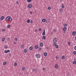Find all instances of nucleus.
Returning <instances> with one entry per match:
<instances>
[{
    "instance_id": "obj_1",
    "label": "nucleus",
    "mask_w": 76,
    "mask_h": 76,
    "mask_svg": "<svg viewBox=\"0 0 76 76\" xmlns=\"http://www.w3.org/2000/svg\"><path fill=\"white\" fill-rule=\"evenodd\" d=\"M6 21L8 20L9 22H11L12 21V18L10 17V16H8L6 17Z\"/></svg>"
},
{
    "instance_id": "obj_2",
    "label": "nucleus",
    "mask_w": 76,
    "mask_h": 76,
    "mask_svg": "<svg viewBox=\"0 0 76 76\" xmlns=\"http://www.w3.org/2000/svg\"><path fill=\"white\" fill-rule=\"evenodd\" d=\"M53 42H54L53 45H57V38H55L53 39Z\"/></svg>"
},
{
    "instance_id": "obj_3",
    "label": "nucleus",
    "mask_w": 76,
    "mask_h": 76,
    "mask_svg": "<svg viewBox=\"0 0 76 76\" xmlns=\"http://www.w3.org/2000/svg\"><path fill=\"white\" fill-rule=\"evenodd\" d=\"M35 56L37 58H39L41 57V55L38 54H36Z\"/></svg>"
},
{
    "instance_id": "obj_4",
    "label": "nucleus",
    "mask_w": 76,
    "mask_h": 76,
    "mask_svg": "<svg viewBox=\"0 0 76 76\" xmlns=\"http://www.w3.org/2000/svg\"><path fill=\"white\" fill-rule=\"evenodd\" d=\"M32 7V5L31 4H30L28 5V8H31Z\"/></svg>"
},
{
    "instance_id": "obj_5",
    "label": "nucleus",
    "mask_w": 76,
    "mask_h": 76,
    "mask_svg": "<svg viewBox=\"0 0 76 76\" xmlns=\"http://www.w3.org/2000/svg\"><path fill=\"white\" fill-rule=\"evenodd\" d=\"M4 53H10V50H5L4 51Z\"/></svg>"
},
{
    "instance_id": "obj_6",
    "label": "nucleus",
    "mask_w": 76,
    "mask_h": 76,
    "mask_svg": "<svg viewBox=\"0 0 76 76\" xmlns=\"http://www.w3.org/2000/svg\"><path fill=\"white\" fill-rule=\"evenodd\" d=\"M62 29L63 31H66V30H67V27H64L62 28Z\"/></svg>"
},
{
    "instance_id": "obj_7",
    "label": "nucleus",
    "mask_w": 76,
    "mask_h": 76,
    "mask_svg": "<svg viewBox=\"0 0 76 76\" xmlns=\"http://www.w3.org/2000/svg\"><path fill=\"white\" fill-rule=\"evenodd\" d=\"M24 52L25 53H27V52H28V49H24Z\"/></svg>"
},
{
    "instance_id": "obj_8",
    "label": "nucleus",
    "mask_w": 76,
    "mask_h": 76,
    "mask_svg": "<svg viewBox=\"0 0 76 76\" xmlns=\"http://www.w3.org/2000/svg\"><path fill=\"white\" fill-rule=\"evenodd\" d=\"M45 35V31L44 30L42 33V35Z\"/></svg>"
},
{
    "instance_id": "obj_9",
    "label": "nucleus",
    "mask_w": 76,
    "mask_h": 76,
    "mask_svg": "<svg viewBox=\"0 0 76 76\" xmlns=\"http://www.w3.org/2000/svg\"><path fill=\"white\" fill-rule=\"evenodd\" d=\"M46 21V20L45 18H43L42 20V22H45Z\"/></svg>"
},
{
    "instance_id": "obj_10",
    "label": "nucleus",
    "mask_w": 76,
    "mask_h": 76,
    "mask_svg": "<svg viewBox=\"0 0 76 76\" xmlns=\"http://www.w3.org/2000/svg\"><path fill=\"white\" fill-rule=\"evenodd\" d=\"M72 35H76V31H73L72 33Z\"/></svg>"
},
{
    "instance_id": "obj_11",
    "label": "nucleus",
    "mask_w": 76,
    "mask_h": 76,
    "mask_svg": "<svg viewBox=\"0 0 76 76\" xmlns=\"http://www.w3.org/2000/svg\"><path fill=\"white\" fill-rule=\"evenodd\" d=\"M33 49V47H32L31 46L29 48V50H32Z\"/></svg>"
},
{
    "instance_id": "obj_12",
    "label": "nucleus",
    "mask_w": 76,
    "mask_h": 76,
    "mask_svg": "<svg viewBox=\"0 0 76 76\" xmlns=\"http://www.w3.org/2000/svg\"><path fill=\"white\" fill-rule=\"evenodd\" d=\"M49 21H50V20H49L48 19L46 20V23H49Z\"/></svg>"
},
{
    "instance_id": "obj_13",
    "label": "nucleus",
    "mask_w": 76,
    "mask_h": 76,
    "mask_svg": "<svg viewBox=\"0 0 76 76\" xmlns=\"http://www.w3.org/2000/svg\"><path fill=\"white\" fill-rule=\"evenodd\" d=\"M59 11L60 12H61V13H62V12H63V10L61 9L59 10Z\"/></svg>"
},
{
    "instance_id": "obj_14",
    "label": "nucleus",
    "mask_w": 76,
    "mask_h": 76,
    "mask_svg": "<svg viewBox=\"0 0 76 76\" xmlns=\"http://www.w3.org/2000/svg\"><path fill=\"white\" fill-rule=\"evenodd\" d=\"M6 39L4 37H3L2 39V41L4 42L5 41Z\"/></svg>"
},
{
    "instance_id": "obj_15",
    "label": "nucleus",
    "mask_w": 76,
    "mask_h": 76,
    "mask_svg": "<svg viewBox=\"0 0 76 76\" xmlns=\"http://www.w3.org/2000/svg\"><path fill=\"white\" fill-rule=\"evenodd\" d=\"M4 18V16H2L1 18V20H3Z\"/></svg>"
},
{
    "instance_id": "obj_16",
    "label": "nucleus",
    "mask_w": 76,
    "mask_h": 76,
    "mask_svg": "<svg viewBox=\"0 0 76 76\" xmlns=\"http://www.w3.org/2000/svg\"><path fill=\"white\" fill-rule=\"evenodd\" d=\"M43 43H40V47H42L43 46Z\"/></svg>"
},
{
    "instance_id": "obj_17",
    "label": "nucleus",
    "mask_w": 76,
    "mask_h": 76,
    "mask_svg": "<svg viewBox=\"0 0 76 76\" xmlns=\"http://www.w3.org/2000/svg\"><path fill=\"white\" fill-rule=\"evenodd\" d=\"M42 38L43 39H45V38H46V37L45 36H44L42 37Z\"/></svg>"
},
{
    "instance_id": "obj_18",
    "label": "nucleus",
    "mask_w": 76,
    "mask_h": 76,
    "mask_svg": "<svg viewBox=\"0 0 76 76\" xmlns=\"http://www.w3.org/2000/svg\"><path fill=\"white\" fill-rule=\"evenodd\" d=\"M44 56H47V53L46 52L44 53Z\"/></svg>"
},
{
    "instance_id": "obj_19",
    "label": "nucleus",
    "mask_w": 76,
    "mask_h": 76,
    "mask_svg": "<svg viewBox=\"0 0 76 76\" xmlns=\"http://www.w3.org/2000/svg\"><path fill=\"white\" fill-rule=\"evenodd\" d=\"M35 48H36V49H38V45H35Z\"/></svg>"
},
{
    "instance_id": "obj_20",
    "label": "nucleus",
    "mask_w": 76,
    "mask_h": 76,
    "mask_svg": "<svg viewBox=\"0 0 76 76\" xmlns=\"http://www.w3.org/2000/svg\"><path fill=\"white\" fill-rule=\"evenodd\" d=\"M72 64H76V61H74L72 62Z\"/></svg>"
},
{
    "instance_id": "obj_21",
    "label": "nucleus",
    "mask_w": 76,
    "mask_h": 76,
    "mask_svg": "<svg viewBox=\"0 0 76 76\" xmlns=\"http://www.w3.org/2000/svg\"><path fill=\"white\" fill-rule=\"evenodd\" d=\"M27 22L28 23H30V20L29 19L28 20Z\"/></svg>"
},
{
    "instance_id": "obj_22",
    "label": "nucleus",
    "mask_w": 76,
    "mask_h": 76,
    "mask_svg": "<svg viewBox=\"0 0 76 76\" xmlns=\"http://www.w3.org/2000/svg\"><path fill=\"white\" fill-rule=\"evenodd\" d=\"M10 25L9 24V25H8L7 26V28H10Z\"/></svg>"
},
{
    "instance_id": "obj_23",
    "label": "nucleus",
    "mask_w": 76,
    "mask_h": 76,
    "mask_svg": "<svg viewBox=\"0 0 76 76\" xmlns=\"http://www.w3.org/2000/svg\"><path fill=\"white\" fill-rule=\"evenodd\" d=\"M54 46H55V47L56 48H58V45H55V46L53 45Z\"/></svg>"
},
{
    "instance_id": "obj_24",
    "label": "nucleus",
    "mask_w": 76,
    "mask_h": 76,
    "mask_svg": "<svg viewBox=\"0 0 76 76\" xmlns=\"http://www.w3.org/2000/svg\"><path fill=\"white\" fill-rule=\"evenodd\" d=\"M4 48H5V49H7V48H8V46L7 45L5 46H4Z\"/></svg>"
},
{
    "instance_id": "obj_25",
    "label": "nucleus",
    "mask_w": 76,
    "mask_h": 76,
    "mask_svg": "<svg viewBox=\"0 0 76 76\" xmlns=\"http://www.w3.org/2000/svg\"><path fill=\"white\" fill-rule=\"evenodd\" d=\"M55 68H56V69L58 68V65H57V64H56V65H55Z\"/></svg>"
},
{
    "instance_id": "obj_26",
    "label": "nucleus",
    "mask_w": 76,
    "mask_h": 76,
    "mask_svg": "<svg viewBox=\"0 0 76 76\" xmlns=\"http://www.w3.org/2000/svg\"><path fill=\"white\" fill-rule=\"evenodd\" d=\"M61 59H64V58H65V56H62V57H61Z\"/></svg>"
},
{
    "instance_id": "obj_27",
    "label": "nucleus",
    "mask_w": 76,
    "mask_h": 76,
    "mask_svg": "<svg viewBox=\"0 0 76 76\" xmlns=\"http://www.w3.org/2000/svg\"><path fill=\"white\" fill-rule=\"evenodd\" d=\"M48 10H51V7H48Z\"/></svg>"
},
{
    "instance_id": "obj_28",
    "label": "nucleus",
    "mask_w": 76,
    "mask_h": 76,
    "mask_svg": "<svg viewBox=\"0 0 76 76\" xmlns=\"http://www.w3.org/2000/svg\"><path fill=\"white\" fill-rule=\"evenodd\" d=\"M18 39L16 37H15V41H18Z\"/></svg>"
},
{
    "instance_id": "obj_29",
    "label": "nucleus",
    "mask_w": 76,
    "mask_h": 76,
    "mask_svg": "<svg viewBox=\"0 0 76 76\" xmlns=\"http://www.w3.org/2000/svg\"><path fill=\"white\" fill-rule=\"evenodd\" d=\"M62 9H63L64 8V4H62Z\"/></svg>"
},
{
    "instance_id": "obj_30",
    "label": "nucleus",
    "mask_w": 76,
    "mask_h": 76,
    "mask_svg": "<svg viewBox=\"0 0 76 76\" xmlns=\"http://www.w3.org/2000/svg\"><path fill=\"white\" fill-rule=\"evenodd\" d=\"M53 31L55 32H57V29H53Z\"/></svg>"
},
{
    "instance_id": "obj_31",
    "label": "nucleus",
    "mask_w": 76,
    "mask_h": 76,
    "mask_svg": "<svg viewBox=\"0 0 76 76\" xmlns=\"http://www.w3.org/2000/svg\"><path fill=\"white\" fill-rule=\"evenodd\" d=\"M22 70H25V68L24 67H23L22 68Z\"/></svg>"
},
{
    "instance_id": "obj_32",
    "label": "nucleus",
    "mask_w": 76,
    "mask_h": 76,
    "mask_svg": "<svg viewBox=\"0 0 76 76\" xmlns=\"http://www.w3.org/2000/svg\"><path fill=\"white\" fill-rule=\"evenodd\" d=\"M73 54H74V55H76V51H74L73 53Z\"/></svg>"
},
{
    "instance_id": "obj_33",
    "label": "nucleus",
    "mask_w": 76,
    "mask_h": 76,
    "mask_svg": "<svg viewBox=\"0 0 76 76\" xmlns=\"http://www.w3.org/2000/svg\"><path fill=\"white\" fill-rule=\"evenodd\" d=\"M22 48H24V45H21V46Z\"/></svg>"
},
{
    "instance_id": "obj_34",
    "label": "nucleus",
    "mask_w": 76,
    "mask_h": 76,
    "mask_svg": "<svg viewBox=\"0 0 76 76\" xmlns=\"http://www.w3.org/2000/svg\"><path fill=\"white\" fill-rule=\"evenodd\" d=\"M6 31V29L4 28L3 29H2V31H3V32H4V31Z\"/></svg>"
},
{
    "instance_id": "obj_35",
    "label": "nucleus",
    "mask_w": 76,
    "mask_h": 76,
    "mask_svg": "<svg viewBox=\"0 0 76 76\" xmlns=\"http://www.w3.org/2000/svg\"><path fill=\"white\" fill-rule=\"evenodd\" d=\"M3 64L4 65H6V62H4V63H3Z\"/></svg>"
},
{
    "instance_id": "obj_36",
    "label": "nucleus",
    "mask_w": 76,
    "mask_h": 76,
    "mask_svg": "<svg viewBox=\"0 0 76 76\" xmlns=\"http://www.w3.org/2000/svg\"><path fill=\"white\" fill-rule=\"evenodd\" d=\"M31 1V0H27V2L28 3H30Z\"/></svg>"
},
{
    "instance_id": "obj_37",
    "label": "nucleus",
    "mask_w": 76,
    "mask_h": 76,
    "mask_svg": "<svg viewBox=\"0 0 76 76\" xmlns=\"http://www.w3.org/2000/svg\"><path fill=\"white\" fill-rule=\"evenodd\" d=\"M14 65L15 66H17V63H14Z\"/></svg>"
},
{
    "instance_id": "obj_38",
    "label": "nucleus",
    "mask_w": 76,
    "mask_h": 76,
    "mask_svg": "<svg viewBox=\"0 0 76 76\" xmlns=\"http://www.w3.org/2000/svg\"><path fill=\"white\" fill-rule=\"evenodd\" d=\"M67 26V24H64V27H66V26Z\"/></svg>"
},
{
    "instance_id": "obj_39",
    "label": "nucleus",
    "mask_w": 76,
    "mask_h": 76,
    "mask_svg": "<svg viewBox=\"0 0 76 76\" xmlns=\"http://www.w3.org/2000/svg\"><path fill=\"white\" fill-rule=\"evenodd\" d=\"M42 30V29L41 28H39V31H41Z\"/></svg>"
},
{
    "instance_id": "obj_40",
    "label": "nucleus",
    "mask_w": 76,
    "mask_h": 76,
    "mask_svg": "<svg viewBox=\"0 0 76 76\" xmlns=\"http://www.w3.org/2000/svg\"><path fill=\"white\" fill-rule=\"evenodd\" d=\"M42 70H43L44 71H45V68H42Z\"/></svg>"
},
{
    "instance_id": "obj_41",
    "label": "nucleus",
    "mask_w": 76,
    "mask_h": 76,
    "mask_svg": "<svg viewBox=\"0 0 76 76\" xmlns=\"http://www.w3.org/2000/svg\"><path fill=\"white\" fill-rule=\"evenodd\" d=\"M68 44L69 46H70V42H68Z\"/></svg>"
},
{
    "instance_id": "obj_42",
    "label": "nucleus",
    "mask_w": 76,
    "mask_h": 76,
    "mask_svg": "<svg viewBox=\"0 0 76 76\" xmlns=\"http://www.w3.org/2000/svg\"><path fill=\"white\" fill-rule=\"evenodd\" d=\"M39 50H42V48H39Z\"/></svg>"
},
{
    "instance_id": "obj_43",
    "label": "nucleus",
    "mask_w": 76,
    "mask_h": 76,
    "mask_svg": "<svg viewBox=\"0 0 76 76\" xmlns=\"http://www.w3.org/2000/svg\"><path fill=\"white\" fill-rule=\"evenodd\" d=\"M30 22H31V23H33V21H32V20H31L30 21Z\"/></svg>"
},
{
    "instance_id": "obj_44",
    "label": "nucleus",
    "mask_w": 76,
    "mask_h": 76,
    "mask_svg": "<svg viewBox=\"0 0 76 76\" xmlns=\"http://www.w3.org/2000/svg\"><path fill=\"white\" fill-rule=\"evenodd\" d=\"M34 72H35L36 71V69H33Z\"/></svg>"
},
{
    "instance_id": "obj_45",
    "label": "nucleus",
    "mask_w": 76,
    "mask_h": 76,
    "mask_svg": "<svg viewBox=\"0 0 76 76\" xmlns=\"http://www.w3.org/2000/svg\"><path fill=\"white\" fill-rule=\"evenodd\" d=\"M7 40L8 41H10V38H8L7 39Z\"/></svg>"
},
{
    "instance_id": "obj_46",
    "label": "nucleus",
    "mask_w": 76,
    "mask_h": 76,
    "mask_svg": "<svg viewBox=\"0 0 76 76\" xmlns=\"http://www.w3.org/2000/svg\"><path fill=\"white\" fill-rule=\"evenodd\" d=\"M30 14H32V11L30 12Z\"/></svg>"
},
{
    "instance_id": "obj_47",
    "label": "nucleus",
    "mask_w": 76,
    "mask_h": 76,
    "mask_svg": "<svg viewBox=\"0 0 76 76\" xmlns=\"http://www.w3.org/2000/svg\"><path fill=\"white\" fill-rule=\"evenodd\" d=\"M74 49L75 50H76V46H75L74 47Z\"/></svg>"
},
{
    "instance_id": "obj_48",
    "label": "nucleus",
    "mask_w": 76,
    "mask_h": 76,
    "mask_svg": "<svg viewBox=\"0 0 76 76\" xmlns=\"http://www.w3.org/2000/svg\"><path fill=\"white\" fill-rule=\"evenodd\" d=\"M14 44H16V42H14Z\"/></svg>"
},
{
    "instance_id": "obj_49",
    "label": "nucleus",
    "mask_w": 76,
    "mask_h": 76,
    "mask_svg": "<svg viewBox=\"0 0 76 76\" xmlns=\"http://www.w3.org/2000/svg\"><path fill=\"white\" fill-rule=\"evenodd\" d=\"M56 60H57V58H58V57H57V56H56Z\"/></svg>"
},
{
    "instance_id": "obj_50",
    "label": "nucleus",
    "mask_w": 76,
    "mask_h": 76,
    "mask_svg": "<svg viewBox=\"0 0 76 76\" xmlns=\"http://www.w3.org/2000/svg\"><path fill=\"white\" fill-rule=\"evenodd\" d=\"M35 32H37V29H35Z\"/></svg>"
},
{
    "instance_id": "obj_51",
    "label": "nucleus",
    "mask_w": 76,
    "mask_h": 76,
    "mask_svg": "<svg viewBox=\"0 0 76 76\" xmlns=\"http://www.w3.org/2000/svg\"><path fill=\"white\" fill-rule=\"evenodd\" d=\"M74 61H76V58H74Z\"/></svg>"
},
{
    "instance_id": "obj_52",
    "label": "nucleus",
    "mask_w": 76,
    "mask_h": 76,
    "mask_svg": "<svg viewBox=\"0 0 76 76\" xmlns=\"http://www.w3.org/2000/svg\"><path fill=\"white\" fill-rule=\"evenodd\" d=\"M64 33H66V31H64Z\"/></svg>"
},
{
    "instance_id": "obj_53",
    "label": "nucleus",
    "mask_w": 76,
    "mask_h": 76,
    "mask_svg": "<svg viewBox=\"0 0 76 76\" xmlns=\"http://www.w3.org/2000/svg\"><path fill=\"white\" fill-rule=\"evenodd\" d=\"M75 39L76 40V37H75Z\"/></svg>"
},
{
    "instance_id": "obj_54",
    "label": "nucleus",
    "mask_w": 76,
    "mask_h": 76,
    "mask_svg": "<svg viewBox=\"0 0 76 76\" xmlns=\"http://www.w3.org/2000/svg\"><path fill=\"white\" fill-rule=\"evenodd\" d=\"M16 3H17V4H18V1H17Z\"/></svg>"
},
{
    "instance_id": "obj_55",
    "label": "nucleus",
    "mask_w": 76,
    "mask_h": 76,
    "mask_svg": "<svg viewBox=\"0 0 76 76\" xmlns=\"http://www.w3.org/2000/svg\"><path fill=\"white\" fill-rule=\"evenodd\" d=\"M46 49H47V50H48V48H47Z\"/></svg>"
}]
</instances>
